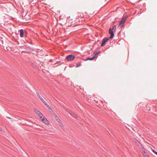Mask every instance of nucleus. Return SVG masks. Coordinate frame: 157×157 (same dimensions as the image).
Returning a JSON list of instances; mask_svg holds the SVG:
<instances>
[{
  "label": "nucleus",
  "instance_id": "1",
  "mask_svg": "<svg viewBox=\"0 0 157 157\" xmlns=\"http://www.w3.org/2000/svg\"><path fill=\"white\" fill-rule=\"evenodd\" d=\"M109 33L110 35L109 38L112 39L114 36V34L113 31L110 28L109 29ZM109 38H104L102 40V42L101 44V46H103L109 40Z\"/></svg>",
  "mask_w": 157,
  "mask_h": 157
},
{
  "label": "nucleus",
  "instance_id": "2",
  "mask_svg": "<svg viewBox=\"0 0 157 157\" xmlns=\"http://www.w3.org/2000/svg\"><path fill=\"white\" fill-rule=\"evenodd\" d=\"M75 56L72 54L69 55L67 56L66 57V59L68 61H72L75 59Z\"/></svg>",
  "mask_w": 157,
  "mask_h": 157
},
{
  "label": "nucleus",
  "instance_id": "3",
  "mask_svg": "<svg viewBox=\"0 0 157 157\" xmlns=\"http://www.w3.org/2000/svg\"><path fill=\"white\" fill-rule=\"evenodd\" d=\"M20 36L21 37H25L26 36V32L24 31L23 29H21L20 30Z\"/></svg>",
  "mask_w": 157,
  "mask_h": 157
},
{
  "label": "nucleus",
  "instance_id": "4",
  "mask_svg": "<svg viewBox=\"0 0 157 157\" xmlns=\"http://www.w3.org/2000/svg\"><path fill=\"white\" fill-rule=\"evenodd\" d=\"M126 19L124 18H122L120 22L119 25L118 27L119 26L123 27L124 26V24L125 22Z\"/></svg>",
  "mask_w": 157,
  "mask_h": 157
},
{
  "label": "nucleus",
  "instance_id": "5",
  "mask_svg": "<svg viewBox=\"0 0 157 157\" xmlns=\"http://www.w3.org/2000/svg\"><path fill=\"white\" fill-rule=\"evenodd\" d=\"M34 111L40 117V118L42 117L43 114L36 109H34Z\"/></svg>",
  "mask_w": 157,
  "mask_h": 157
},
{
  "label": "nucleus",
  "instance_id": "6",
  "mask_svg": "<svg viewBox=\"0 0 157 157\" xmlns=\"http://www.w3.org/2000/svg\"><path fill=\"white\" fill-rule=\"evenodd\" d=\"M42 121H43L44 122L45 124H48V121L46 119H45L44 118H43L42 119Z\"/></svg>",
  "mask_w": 157,
  "mask_h": 157
},
{
  "label": "nucleus",
  "instance_id": "7",
  "mask_svg": "<svg viewBox=\"0 0 157 157\" xmlns=\"http://www.w3.org/2000/svg\"><path fill=\"white\" fill-rule=\"evenodd\" d=\"M54 116L55 117V118L56 120L57 121V122H60L61 121L60 119L59 118V117L56 116V114H55Z\"/></svg>",
  "mask_w": 157,
  "mask_h": 157
},
{
  "label": "nucleus",
  "instance_id": "8",
  "mask_svg": "<svg viewBox=\"0 0 157 157\" xmlns=\"http://www.w3.org/2000/svg\"><path fill=\"white\" fill-rule=\"evenodd\" d=\"M95 58V56H93L91 58H87L86 59V60H94Z\"/></svg>",
  "mask_w": 157,
  "mask_h": 157
},
{
  "label": "nucleus",
  "instance_id": "9",
  "mask_svg": "<svg viewBox=\"0 0 157 157\" xmlns=\"http://www.w3.org/2000/svg\"><path fill=\"white\" fill-rule=\"evenodd\" d=\"M67 111L73 117H74L75 116V114L72 113V112L69 109H67Z\"/></svg>",
  "mask_w": 157,
  "mask_h": 157
},
{
  "label": "nucleus",
  "instance_id": "10",
  "mask_svg": "<svg viewBox=\"0 0 157 157\" xmlns=\"http://www.w3.org/2000/svg\"><path fill=\"white\" fill-rule=\"evenodd\" d=\"M44 104L48 109H51V107L50 106H49L46 101L45 102H44Z\"/></svg>",
  "mask_w": 157,
  "mask_h": 157
},
{
  "label": "nucleus",
  "instance_id": "11",
  "mask_svg": "<svg viewBox=\"0 0 157 157\" xmlns=\"http://www.w3.org/2000/svg\"><path fill=\"white\" fill-rule=\"evenodd\" d=\"M50 109L51 110H49L50 112L51 113V114L52 115H54L55 114L53 112V110H52V109L51 108Z\"/></svg>",
  "mask_w": 157,
  "mask_h": 157
},
{
  "label": "nucleus",
  "instance_id": "12",
  "mask_svg": "<svg viewBox=\"0 0 157 157\" xmlns=\"http://www.w3.org/2000/svg\"><path fill=\"white\" fill-rule=\"evenodd\" d=\"M134 141L137 144V145H139L138 144V143L139 144H140V143L138 141V140H137L136 139H134Z\"/></svg>",
  "mask_w": 157,
  "mask_h": 157
},
{
  "label": "nucleus",
  "instance_id": "13",
  "mask_svg": "<svg viewBox=\"0 0 157 157\" xmlns=\"http://www.w3.org/2000/svg\"><path fill=\"white\" fill-rule=\"evenodd\" d=\"M116 29V26L115 25H114L112 29L114 30V32H115Z\"/></svg>",
  "mask_w": 157,
  "mask_h": 157
},
{
  "label": "nucleus",
  "instance_id": "14",
  "mask_svg": "<svg viewBox=\"0 0 157 157\" xmlns=\"http://www.w3.org/2000/svg\"><path fill=\"white\" fill-rule=\"evenodd\" d=\"M81 63H80L76 65V67H78L81 66Z\"/></svg>",
  "mask_w": 157,
  "mask_h": 157
},
{
  "label": "nucleus",
  "instance_id": "15",
  "mask_svg": "<svg viewBox=\"0 0 157 157\" xmlns=\"http://www.w3.org/2000/svg\"><path fill=\"white\" fill-rule=\"evenodd\" d=\"M152 151L156 155H157V152L155 150H152Z\"/></svg>",
  "mask_w": 157,
  "mask_h": 157
},
{
  "label": "nucleus",
  "instance_id": "16",
  "mask_svg": "<svg viewBox=\"0 0 157 157\" xmlns=\"http://www.w3.org/2000/svg\"><path fill=\"white\" fill-rule=\"evenodd\" d=\"M36 94H37V95L38 96V97H40V96L38 92L36 93Z\"/></svg>",
  "mask_w": 157,
  "mask_h": 157
},
{
  "label": "nucleus",
  "instance_id": "17",
  "mask_svg": "<svg viewBox=\"0 0 157 157\" xmlns=\"http://www.w3.org/2000/svg\"><path fill=\"white\" fill-rule=\"evenodd\" d=\"M39 98L41 100L43 99V98L41 96L39 97Z\"/></svg>",
  "mask_w": 157,
  "mask_h": 157
},
{
  "label": "nucleus",
  "instance_id": "18",
  "mask_svg": "<svg viewBox=\"0 0 157 157\" xmlns=\"http://www.w3.org/2000/svg\"><path fill=\"white\" fill-rule=\"evenodd\" d=\"M41 101H42L44 103V102H45V101L43 99H42L41 100Z\"/></svg>",
  "mask_w": 157,
  "mask_h": 157
},
{
  "label": "nucleus",
  "instance_id": "19",
  "mask_svg": "<svg viewBox=\"0 0 157 157\" xmlns=\"http://www.w3.org/2000/svg\"><path fill=\"white\" fill-rule=\"evenodd\" d=\"M100 51H98V52H96V54H98L99 53H100Z\"/></svg>",
  "mask_w": 157,
  "mask_h": 157
},
{
  "label": "nucleus",
  "instance_id": "20",
  "mask_svg": "<svg viewBox=\"0 0 157 157\" xmlns=\"http://www.w3.org/2000/svg\"><path fill=\"white\" fill-rule=\"evenodd\" d=\"M60 62H60H59V61H57V62H56V64L58 63H59V62Z\"/></svg>",
  "mask_w": 157,
  "mask_h": 157
},
{
  "label": "nucleus",
  "instance_id": "21",
  "mask_svg": "<svg viewBox=\"0 0 157 157\" xmlns=\"http://www.w3.org/2000/svg\"><path fill=\"white\" fill-rule=\"evenodd\" d=\"M2 131L1 128V127H0V131Z\"/></svg>",
  "mask_w": 157,
  "mask_h": 157
},
{
  "label": "nucleus",
  "instance_id": "22",
  "mask_svg": "<svg viewBox=\"0 0 157 157\" xmlns=\"http://www.w3.org/2000/svg\"><path fill=\"white\" fill-rule=\"evenodd\" d=\"M105 1H106V0H105Z\"/></svg>",
  "mask_w": 157,
  "mask_h": 157
}]
</instances>
